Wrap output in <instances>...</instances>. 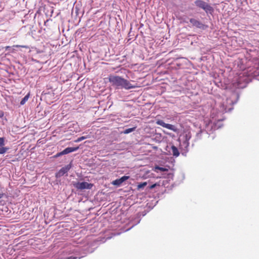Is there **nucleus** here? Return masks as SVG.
<instances>
[{
    "label": "nucleus",
    "instance_id": "f257e3e1",
    "mask_svg": "<svg viewBox=\"0 0 259 259\" xmlns=\"http://www.w3.org/2000/svg\"><path fill=\"white\" fill-rule=\"evenodd\" d=\"M109 81L112 85L116 86L117 88L130 90L137 87V85H132L128 80L119 76L110 75Z\"/></svg>",
    "mask_w": 259,
    "mask_h": 259
},
{
    "label": "nucleus",
    "instance_id": "f03ea898",
    "mask_svg": "<svg viewBox=\"0 0 259 259\" xmlns=\"http://www.w3.org/2000/svg\"><path fill=\"white\" fill-rule=\"evenodd\" d=\"M195 4L197 7L202 9L206 13H211L213 11V8L210 6L203 1H196Z\"/></svg>",
    "mask_w": 259,
    "mask_h": 259
},
{
    "label": "nucleus",
    "instance_id": "7ed1b4c3",
    "mask_svg": "<svg viewBox=\"0 0 259 259\" xmlns=\"http://www.w3.org/2000/svg\"><path fill=\"white\" fill-rule=\"evenodd\" d=\"M74 187L78 190L91 189L93 185L86 182H77L73 184Z\"/></svg>",
    "mask_w": 259,
    "mask_h": 259
},
{
    "label": "nucleus",
    "instance_id": "20e7f679",
    "mask_svg": "<svg viewBox=\"0 0 259 259\" xmlns=\"http://www.w3.org/2000/svg\"><path fill=\"white\" fill-rule=\"evenodd\" d=\"M156 124L159 125L163 127L166 128L167 129L170 130L174 132H177V128L174 125L166 123L162 120H158L156 121Z\"/></svg>",
    "mask_w": 259,
    "mask_h": 259
},
{
    "label": "nucleus",
    "instance_id": "39448f33",
    "mask_svg": "<svg viewBox=\"0 0 259 259\" xmlns=\"http://www.w3.org/2000/svg\"><path fill=\"white\" fill-rule=\"evenodd\" d=\"M71 168V165L70 164H68L64 167H63L56 174V177L57 178H58V177H61L63 176L64 174L67 173L68 171Z\"/></svg>",
    "mask_w": 259,
    "mask_h": 259
},
{
    "label": "nucleus",
    "instance_id": "423d86ee",
    "mask_svg": "<svg viewBox=\"0 0 259 259\" xmlns=\"http://www.w3.org/2000/svg\"><path fill=\"white\" fill-rule=\"evenodd\" d=\"M190 22L192 24L193 26H195L197 28L204 29L206 27L204 24H202L201 22L195 19H190Z\"/></svg>",
    "mask_w": 259,
    "mask_h": 259
},
{
    "label": "nucleus",
    "instance_id": "0eeeda50",
    "mask_svg": "<svg viewBox=\"0 0 259 259\" xmlns=\"http://www.w3.org/2000/svg\"><path fill=\"white\" fill-rule=\"evenodd\" d=\"M130 178L129 176H124L120 178V179H116L113 181L112 182V184L113 185L119 186H120L123 182L128 180Z\"/></svg>",
    "mask_w": 259,
    "mask_h": 259
},
{
    "label": "nucleus",
    "instance_id": "6e6552de",
    "mask_svg": "<svg viewBox=\"0 0 259 259\" xmlns=\"http://www.w3.org/2000/svg\"><path fill=\"white\" fill-rule=\"evenodd\" d=\"M9 149L8 147H5V138H0V154L5 153Z\"/></svg>",
    "mask_w": 259,
    "mask_h": 259
},
{
    "label": "nucleus",
    "instance_id": "1a4fd4ad",
    "mask_svg": "<svg viewBox=\"0 0 259 259\" xmlns=\"http://www.w3.org/2000/svg\"><path fill=\"white\" fill-rule=\"evenodd\" d=\"M78 149V147H67L62 151V154L64 155L67 154L72 152L76 151Z\"/></svg>",
    "mask_w": 259,
    "mask_h": 259
},
{
    "label": "nucleus",
    "instance_id": "9d476101",
    "mask_svg": "<svg viewBox=\"0 0 259 259\" xmlns=\"http://www.w3.org/2000/svg\"><path fill=\"white\" fill-rule=\"evenodd\" d=\"M171 149L172 154L174 156H175L176 157H178V156H179V155H180L179 151L178 148L175 146L172 145L171 147Z\"/></svg>",
    "mask_w": 259,
    "mask_h": 259
},
{
    "label": "nucleus",
    "instance_id": "9b49d317",
    "mask_svg": "<svg viewBox=\"0 0 259 259\" xmlns=\"http://www.w3.org/2000/svg\"><path fill=\"white\" fill-rule=\"evenodd\" d=\"M14 48H25V49H29V47L25 45H14L13 47H12V49H11L10 52L14 53L15 52V49Z\"/></svg>",
    "mask_w": 259,
    "mask_h": 259
},
{
    "label": "nucleus",
    "instance_id": "f8f14e48",
    "mask_svg": "<svg viewBox=\"0 0 259 259\" xmlns=\"http://www.w3.org/2000/svg\"><path fill=\"white\" fill-rule=\"evenodd\" d=\"M147 185V183L146 182L139 183L137 185V190H140L141 189L144 188V187H145Z\"/></svg>",
    "mask_w": 259,
    "mask_h": 259
},
{
    "label": "nucleus",
    "instance_id": "ddd939ff",
    "mask_svg": "<svg viewBox=\"0 0 259 259\" xmlns=\"http://www.w3.org/2000/svg\"><path fill=\"white\" fill-rule=\"evenodd\" d=\"M29 98V94H28L27 95H26L22 99V100L20 102V104L21 105H24L28 100Z\"/></svg>",
    "mask_w": 259,
    "mask_h": 259
},
{
    "label": "nucleus",
    "instance_id": "4468645a",
    "mask_svg": "<svg viewBox=\"0 0 259 259\" xmlns=\"http://www.w3.org/2000/svg\"><path fill=\"white\" fill-rule=\"evenodd\" d=\"M154 171H157L156 170H159L161 171H168V169L166 168H164V167H160L159 166H155L154 167Z\"/></svg>",
    "mask_w": 259,
    "mask_h": 259
},
{
    "label": "nucleus",
    "instance_id": "2eb2a0df",
    "mask_svg": "<svg viewBox=\"0 0 259 259\" xmlns=\"http://www.w3.org/2000/svg\"><path fill=\"white\" fill-rule=\"evenodd\" d=\"M135 128H136L135 127L127 128L125 130H124L123 133L124 134H129V133L134 131L135 130Z\"/></svg>",
    "mask_w": 259,
    "mask_h": 259
},
{
    "label": "nucleus",
    "instance_id": "dca6fc26",
    "mask_svg": "<svg viewBox=\"0 0 259 259\" xmlns=\"http://www.w3.org/2000/svg\"><path fill=\"white\" fill-rule=\"evenodd\" d=\"M88 137V136H82L81 137L78 138L77 140H75V142H79L84 139H87Z\"/></svg>",
    "mask_w": 259,
    "mask_h": 259
},
{
    "label": "nucleus",
    "instance_id": "f3484780",
    "mask_svg": "<svg viewBox=\"0 0 259 259\" xmlns=\"http://www.w3.org/2000/svg\"><path fill=\"white\" fill-rule=\"evenodd\" d=\"M3 188H0V199L3 198L4 196L5 195L4 191L3 190Z\"/></svg>",
    "mask_w": 259,
    "mask_h": 259
},
{
    "label": "nucleus",
    "instance_id": "a211bd4d",
    "mask_svg": "<svg viewBox=\"0 0 259 259\" xmlns=\"http://www.w3.org/2000/svg\"><path fill=\"white\" fill-rule=\"evenodd\" d=\"M159 185L155 183V184H154L153 185H152L150 186H149V189H152L154 188L156 186H159Z\"/></svg>",
    "mask_w": 259,
    "mask_h": 259
},
{
    "label": "nucleus",
    "instance_id": "6ab92c4d",
    "mask_svg": "<svg viewBox=\"0 0 259 259\" xmlns=\"http://www.w3.org/2000/svg\"><path fill=\"white\" fill-rule=\"evenodd\" d=\"M64 155L63 154H62V151H61V152H59V153H58L56 155H55L54 156L55 157H58L61 155Z\"/></svg>",
    "mask_w": 259,
    "mask_h": 259
},
{
    "label": "nucleus",
    "instance_id": "aec40b11",
    "mask_svg": "<svg viewBox=\"0 0 259 259\" xmlns=\"http://www.w3.org/2000/svg\"><path fill=\"white\" fill-rule=\"evenodd\" d=\"M4 115V112L3 111L0 110V118H2Z\"/></svg>",
    "mask_w": 259,
    "mask_h": 259
},
{
    "label": "nucleus",
    "instance_id": "412c9836",
    "mask_svg": "<svg viewBox=\"0 0 259 259\" xmlns=\"http://www.w3.org/2000/svg\"><path fill=\"white\" fill-rule=\"evenodd\" d=\"M5 49L6 50H9L10 51H11V49H12V47H10V46H7L5 47Z\"/></svg>",
    "mask_w": 259,
    "mask_h": 259
},
{
    "label": "nucleus",
    "instance_id": "4be33fe9",
    "mask_svg": "<svg viewBox=\"0 0 259 259\" xmlns=\"http://www.w3.org/2000/svg\"><path fill=\"white\" fill-rule=\"evenodd\" d=\"M76 257L70 256L66 259H76Z\"/></svg>",
    "mask_w": 259,
    "mask_h": 259
}]
</instances>
